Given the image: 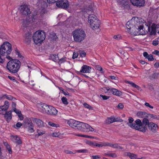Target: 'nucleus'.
<instances>
[{"mask_svg":"<svg viewBox=\"0 0 159 159\" xmlns=\"http://www.w3.org/2000/svg\"><path fill=\"white\" fill-rule=\"evenodd\" d=\"M13 111L16 113L18 115V116L20 118V120H23V117L21 116L22 114L21 111H20L16 109V108L13 109Z\"/></svg>","mask_w":159,"mask_h":159,"instance_id":"7c9ffc66","label":"nucleus"},{"mask_svg":"<svg viewBox=\"0 0 159 159\" xmlns=\"http://www.w3.org/2000/svg\"><path fill=\"white\" fill-rule=\"evenodd\" d=\"M114 89L115 90H113V92L112 93V95L118 97L122 95V93L121 91L115 88H114Z\"/></svg>","mask_w":159,"mask_h":159,"instance_id":"cd10ccee","label":"nucleus"},{"mask_svg":"<svg viewBox=\"0 0 159 159\" xmlns=\"http://www.w3.org/2000/svg\"><path fill=\"white\" fill-rule=\"evenodd\" d=\"M6 147L9 153L10 154H11L12 153V151L11 150V148H10V145H8L7 146H6Z\"/></svg>","mask_w":159,"mask_h":159,"instance_id":"680f3d73","label":"nucleus"},{"mask_svg":"<svg viewBox=\"0 0 159 159\" xmlns=\"http://www.w3.org/2000/svg\"><path fill=\"white\" fill-rule=\"evenodd\" d=\"M58 111L54 107L51 106H49V108L46 111V113L49 115H55L57 114Z\"/></svg>","mask_w":159,"mask_h":159,"instance_id":"2eb2a0df","label":"nucleus"},{"mask_svg":"<svg viewBox=\"0 0 159 159\" xmlns=\"http://www.w3.org/2000/svg\"><path fill=\"white\" fill-rule=\"evenodd\" d=\"M91 68L90 67L86 65H84L81 67L80 72L84 73H89L91 72Z\"/></svg>","mask_w":159,"mask_h":159,"instance_id":"6ab92c4d","label":"nucleus"},{"mask_svg":"<svg viewBox=\"0 0 159 159\" xmlns=\"http://www.w3.org/2000/svg\"><path fill=\"white\" fill-rule=\"evenodd\" d=\"M20 66L21 62L20 61L16 59H13L7 62L6 68L10 72L15 74L18 71Z\"/></svg>","mask_w":159,"mask_h":159,"instance_id":"7ed1b4c3","label":"nucleus"},{"mask_svg":"<svg viewBox=\"0 0 159 159\" xmlns=\"http://www.w3.org/2000/svg\"><path fill=\"white\" fill-rule=\"evenodd\" d=\"M115 90L114 88H111V87H109L108 95H112L113 92V90Z\"/></svg>","mask_w":159,"mask_h":159,"instance_id":"3c124183","label":"nucleus"},{"mask_svg":"<svg viewBox=\"0 0 159 159\" xmlns=\"http://www.w3.org/2000/svg\"><path fill=\"white\" fill-rule=\"evenodd\" d=\"M135 19V18H133L127 22L126 27L127 29L128 32L131 34H134V30H135V29L136 28L139 31V34H144L145 32L141 31V30L143 31V24L141 23V25H140V21L138 22Z\"/></svg>","mask_w":159,"mask_h":159,"instance_id":"f257e3e1","label":"nucleus"},{"mask_svg":"<svg viewBox=\"0 0 159 159\" xmlns=\"http://www.w3.org/2000/svg\"><path fill=\"white\" fill-rule=\"evenodd\" d=\"M96 69L97 70L100 71L101 73H103L104 72V71L102 68L101 67V66L98 65L96 66Z\"/></svg>","mask_w":159,"mask_h":159,"instance_id":"09e8293b","label":"nucleus"},{"mask_svg":"<svg viewBox=\"0 0 159 159\" xmlns=\"http://www.w3.org/2000/svg\"><path fill=\"white\" fill-rule=\"evenodd\" d=\"M77 151L79 153H85L88 152V150L87 149L79 150Z\"/></svg>","mask_w":159,"mask_h":159,"instance_id":"4d7b16f0","label":"nucleus"},{"mask_svg":"<svg viewBox=\"0 0 159 159\" xmlns=\"http://www.w3.org/2000/svg\"><path fill=\"white\" fill-rule=\"evenodd\" d=\"M2 97L3 98H6L10 100L15 101L16 100L15 98L13 97L10 95H7L6 94H3Z\"/></svg>","mask_w":159,"mask_h":159,"instance_id":"c85d7f7f","label":"nucleus"},{"mask_svg":"<svg viewBox=\"0 0 159 159\" xmlns=\"http://www.w3.org/2000/svg\"><path fill=\"white\" fill-rule=\"evenodd\" d=\"M157 125L153 122H150L148 127L149 129H156L158 128Z\"/></svg>","mask_w":159,"mask_h":159,"instance_id":"c756f323","label":"nucleus"},{"mask_svg":"<svg viewBox=\"0 0 159 159\" xmlns=\"http://www.w3.org/2000/svg\"><path fill=\"white\" fill-rule=\"evenodd\" d=\"M113 38L117 40H120L122 39V37L120 34H118L114 36Z\"/></svg>","mask_w":159,"mask_h":159,"instance_id":"e433bc0d","label":"nucleus"},{"mask_svg":"<svg viewBox=\"0 0 159 159\" xmlns=\"http://www.w3.org/2000/svg\"><path fill=\"white\" fill-rule=\"evenodd\" d=\"M22 124L20 122H18L15 125H14V127L15 128H19L22 125Z\"/></svg>","mask_w":159,"mask_h":159,"instance_id":"49530a36","label":"nucleus"},{"mask_svg":"<svg viewBox=\"0 0 159 159\" xmlns=\"http://www.w3.org/2000/svg\"><path fill=\"white\" fill-rule=\"evenodd\" d=\"M45 38V34L44 32L40 30L35 32L33 36L34 42L37 45L42 43Z\"/></svg>","mask_w":159,"mask_h":159,"instance_id":"39448f33","label":"nucleus"},{"mask_svg":"<svg viewBox=\"0 0 159 159\" xmlns=\"http://www.w3.org/2000/svg\"><path fill=\"white\" fill-rule=\"evenodd\" d=\"M66 57H63L60 59H59L58 63L59 64H61L65 62V61H66Z\"/></svg>","mask_w":159,"mask_h":159,"instance_id":"a18cd8bd","label":"nucleus"},{"mask_svg":"<svg viewBox=\"0 0 159 159\" xmlns=\"http://www.w3.org/2000/svg\"><path fill=\"white\" fill-rule=\"evenodd\" d=\"M23 125L25 128L28 129H34V125L30 118H25L24 120Z\"/></svg>","mask_w":159,"mask_h":159,"instance_id":"6e6552de","label":"nucleus"},{"mask_svg":"<svg viewBox=\"0 0 159 159\" xmlns=\"http://www.w3.org/2000/svg\"><path fill=\"white\" fill-rule=\"evenodd\" d=\"M134 120L133 118L131 117H129L128 118V125L130 127V125L131 124H133V123Z\"/></svg>","mask_w":159,"mask_h":159,"instance_id":"f704fd0d","label":"nucleus"},{"mask_svg":"<svg viewBox=\"0 0 159 159\" xmlns=\"http://www.w3.org/2000/svg\"><path fill=\"white\" fill-rule=\"evenodd\" d=\"M143 55L144 57L147 58L148 57V56L149 55L147 52H144L143 53Z\"/></svg>","mask_w":159,"mask_h":159,"instance_id":"774afa93","label":"nucleus"},{"mask_svg":"<svg viewBox=\"0 0 159 159\" xmlns=\"http://www.w3.org/2000/svg\"><path fill=\"white\" fill-rule=\"evenodd\" d=\"M147 118H144L142 120V127H143V129H147L146 127L147 126L148 127L150 124V122L149 120Z\"/></svg>","mask_w":159,"mask_h":159,"instance_id":"5701e85b","label":"nucleus"},{"mask_svg":"<svg viewBox=\"0 0 159 159\" xmlns=\"http://www.w3.org/2000/svg\"><path fill=\"white\" fill-rule=\"evenodd\" d=\"M12 50L11 45L8 42H5L0 47V54L2 56L10 54Z\"/></svg>","mask_w":159,"mask_h":159,"instance_id":"423d86ee","label":"nucleus"},{"mask_svg":"<svg viewBox=\"0 0 159 159\" xmlns=\"http://www.w3.org/2000/svg\"><path fill=\"white\" fill-rule=\"evenodd\" d=\"M11 111H7L4 115V117L7 121H10L12 118Z\"/></svg>","mask_w":159,"mask_h":159,"instance_id":"393cba45","label":"nucleus"},{"mask_svg":"<svg viewBox=\"0 0 159 159\" xmlns=\"http://www.w3.org/2000/svg\"><path fill=\"white\" fill-rule=\"evenodd\" d=\"M37 132L38 133V136L42 135L45 133V131L42 130H37Z\"/></svg>","mask_w":159,"mask_h":159,"instance_id":"37998d69","label":"nucleus"},{"mask_svg":"<svg viewBox=\"0 0 159 159\" xmlns=\"http://www.w3.org/2000/svg\"><path fill=\"white\" fill-rule=\"evenodd\" d=\"M94 146L98 147H103L102 144H98L95 142Z\"/></svg>","mask_w":159,"mask_h":159,"instance_id":"69168bd1","label":"nucleus"},{"mask_svg":"<svg viewBox=\"0 0 159 159\" xmlns=\"http://www.w3.org/2000/svg\"><path fill=\"white\" fill-rule=\"evenodd\" d=\"M79 53L80 57H84L86 56V53L84 51H80Z\"/></svg>","mask_w":159,"mask_h":159,"instance_id":"a19ab883","label":"nucleus"},{"mask_svg":"<svg viewBox=\"0 0 159 159\" xmlns=\"http://www.w3.org/2000/svg\"><path fill=\"white\" fill-rule=\"evenodd\" d=\"M32 120L33 122L39 127H43L44 125L43 122L41 120L35 118H32Z\"/></svg>","mask_w":159,"mask_h":159,"instance_id":"412c9836","label":"nucleus"},{"mask_svg":"<svg viewBox=\"0 0 159 159\" xmlns=\"http://www.w3.org/2000/svg\"><path fill=\"white\" fill-rule=\"evenodd\" d=\"M60 134L59 132H54L52 134V136L54 137H59V135Z\"/></svg>","mask_w":159,"mask_h":159,"instance_id":"8fccbe9b","label":"nucleus"},{"mask_svg":"<svg viewBox=\"0 0 159 159\" xmlns=\"http://www.w3.org/2000/svg\"><path fill=\"white\" fill-rule=\"evenodd\" d=\"M124 155L125 156L129 157L131 159L135 158L137 157V155L129 152H125L124 153Z\"/></svg>","mask_w":159,"mask_h":159,"instance_id":"a878e982","label":"nucleus"},{"mask_svg":"<svg viewBox=\"0 0 159 159\" xmlns=\"http://www.w3.org/2000/svg\"><path fill=\"white\" fill-rule=\"evenodd\" d=\"M104 156H108L109 157H116V154L115 153H105L104 154Z\"/></svg>","mask_w":159,"mask_h":159,"instance_id":"58836bf2","label":"nucleus"},{"mask_svg":"<svg viewBox=\"0 0 159 159\" xmlns=\"http://www.w3.org/2000/svg\"><path fill=\"white\" fill-rule=\"evenodd\" d=\"M131 3L134 6L140 7H143L145 4L144 0H130Z\"/></svg>","mask_w":159,"mask_h":159,"instance_id":"ddd939ff","label":"nucleus"},{"mask_svg":"<svg viewBox=\"0 0 159 159\" xmlns=\"http://www.w3.org/2000/svg\"><path fill=\"white\" fill-rule=\"evenodd\" d=\"M148 114L147 112L143 111H139L136 113L137 116L139 118H142L148 117Z\"/></svg>","mask_w":159,"mask_h":159,"instance_id":"a211bd4d","label":"nucleus"},{"mask_svg":"<svg viewBox=\"0 0 159 159\" xmlns=\"http://www.w3.org/2000/svg\"><path fill=\"white\" fill-rule=\"evenodd\" d=\"M40 15L37 11H34L29 16L25 19H23L22 27L26 28L31 25L33 23H36L39 21Z\"/></svg>","mask_w":159,"mask_h":159,"instance_id":"f03ea898","label":"nucleus"},{"mask_svg":"<svg viewBox=\"0 0 159 159\" xmlns=\"http://www.w3.org/2000/svg\"><path fill=\"white\" fill-rule=\"evenodd\" d=\"M148 31L150 32L151 35H155L156 34L157 31V27L155 24H153L150 27V25L148 26Z\"/></svg>","mask_w":159,"mask_h":159,"instance_id":"dca6fc26","label":"nucleus"},{"mask_svg":"<svg viewBox=\"0 0 159 159\" xmlns=\"http://www.w3.org/2000/svg\"><path fill=\"white\" fill-rule=\"evenodd\" d=\"M148 116H150L151 118H152L153 119L157 120H159V116H157L156 115L151 114L150 113H148Z\"/></svg>","mask_w":159,"mask_h":159,"instance_id":"4c0bfd02","label":"nucleus"},{"mask_svg":"<svg viewBox=\"0 0 159 159\" xmlns=\"http://www.w3.org/2000/svg\"><path fill=\"white\" fill-rule=\"evenodd\" d=\"M56 6L58 7L67 8L69 6V2L67 0H61L56 3Z\"/></svg>","mask_w":159,"mask_h":159,"instance_id":"9d476101","label":"nucleus"},{"mask_svg":"<svg viewBox=\"0 0 159 159\" xmlns=\"http://www.w3.org/2000/svg\"><path fill=\"white\" fill-rule=\"evenodd\" d=\"M77 136H80V137H83L84 138H91V137L90 136H89L88 135H82V134H76V135Z\"/></svg>","mask_w":159,"mask_h":159,"instance_id":"864d4df0","label":"nucleus"},{"mask_svg":"<svg viewBox=\"0 0 159 159\" xmlns=\"http://www.w3.org/2000/svg\"><path fill=\"white\" fill-rule=\"evenodd\" d=\"M62 93L65 96L69 95V93L66 90H64Z\"/></svg>","mask_w":159,"mask_h":159,"instance_id":"338daca9","label":"nucleus"},{"mask_svg":"<svg viewBox=\"0 0 159 159\" xmlns=\"http://www.w3.org/2000/svg\"><path fill=\"white\" fill-rule=\"evenodd\" d=\"M51 57L52 60L55 62H56L59 59L58 55L55 54H52L51 55Z\"/></svg>","mask_w":159,"mask_h":159,"instance_id":"2f4dec72","label":"nucleus"},{"mask_svg":"<svg viewBox=\"0 0 159 159\" xmlns=\"http://www.w3.org/2000/svg\"><path fill=\"white\" fill-rule=\"evenodd\" d=\"M20 9V12L23 15L28 16L31 13L30 9L27 5L24 4L21 5Z\"/></svg>","mask_w":159,"mask_h":159,"instance_id":"1a4fd4ad","label":"nucleus"},{"mask_svg":"<svg viewBox=\"0 0 159 159\" xmlns=\"http://www.w3.org/2000/svg\"><path fill=\"white\" fill-rule=\"evenodd\" d=\"M61 100L63 103L65 105H67L68 104V102L67 101V99L66 98L63 97L61 98Z\"/></svg>","mask_w":159,"mask_h":159,"instance_id":"ea45409f","label":"nucleus"},{"mask_svg":"<svg viewBox=\"0 0 159 159\" xmlns=\"http://www.w3.org/2000/svg\"><path fill=\"white\" fill-rule=\"evenodd\" d=\"M67 124L72 128L76 127L77 129H94L87 124L72 119L68 120Z\"/></svg>","mask_w":159,"mask_h":159,"instance_id":"20e7f679","label":"nucleus"},{"mask_svg":"<svg viewBox=\"0 0 159 159\" xmlns=\"http://www.w3.org/2000/svg\"><path fill=\"white\" fill-rule=\"evenodd\" d=\"M83 105L85 108L89 109V110H92L93 109V108L91 106L86 102L84 103Z\"/></svg>","mask_w":159,"mask_h":159,"instance_id":"c9c22d12","label":"nucleus"},{"mask_svg":"<svg viewBox=\"0 0 159 159\" xmlns=\"http://www.w3.org/2000/svg\"><path fill=\"white\" fill-rule=\"evenodd\" d=\"M9 106V102L6 101L5 102L3 106H0V114H2L3 111H6L8 108Z\"/></svg>","mask_w":159,"mask_h":159,"instance_id":"f3484780","label":"nucleus"},{"mask_svg":"<svg viewBox=\"0 0 159 159\" xmlns=\"http://www.w3.org/2000/svg\"><path fill=\"white\" fill-rule=\"evenodd\" d=\"M59 0H47V2L49 3H52L57 2Z\"/></svg>","mask_w":159,"mask_h":159,"instance_id":"603ef678","label":"nucleus"},{"mask_svg":"<svg viewBox=\"0 0 159 159\" xmlns=\"http://www.w3.org/2000/svg\"><path fill=\"white\" fill-rule=\"evenodd\" d=\"M12 140L17 144H22V141L20 138L17 135H11V136Z\"/></svg>","mask_w":159,"mask_h":159,"instance_id":"aec40b11","label":"nucleus"},{"mask_svg":"<svg viewBox=\"0 0 159 159\" xmlns=\"http://www.w3.org/2000/svg\"><path fill=\"white\" fill-rule=\"evenodd\" d=\"M100 21L98 19L96 20L93 22V26L90 25V27L93 30H95L98 29L100 26Z\"/></svg>","mask_w":159,"mask_h":159,"instance_id":"4be33fe9","label":"nucleus"},{"mask_svg":"<svg viewBox=\"0 0 159 159\" xmlns=\"http://www.w3.org/2000/svg\"><path fill=\"white\" fill-rule=\"evenodd\" d=\"M124 107V106L123 103H119L117 106V108L120 109H122Z\"/></svg>","mask_w":159,"mask_h":159,"instance_id":"de8ad7c7","label":"nucleus"},{"mask_svg":"<svg viewBox=\"0 0 159 159\" xmlns=\"http://www.w3.org/2000/svg\"><path fill=\"white\" fill-rule=\"evenodd\" d=\"M100 96L102 98V99L103 100H107L110 98V97L109 96H107L105 95H103L102 94H100Z\"/></svg>","mask_w":159,"mask_h":159,"instance_id":"c03bdc74","label":"nucleus"},{"mask_svg":"<svg viewBox=\"0 0 159 159\" xmlns=\"http://www.w3.org/2000/svg\"><path fill=\"white\" fill-rule=\"evenodd\" d=\"M118 145L119 144L117 143L112 144L111 143L110 147H112L113 148H117Z\"/></svg>","mask_w":159,"mask_h":159,"instance_id":"bf43d9fd","label":"nucleus"},{"mask_svg":"<svg viewBox=\"0 0 159 159\" xmlns=\"http://www.w3.org/2000/svg\"><path fill=\"white\" fill-rule=\"evenodd\" d=\"M103 146H109L110 147L111 143L108 142H104L102 143Z\"/></svg>","mask_w":159,"mask_h":159,"instance_id":"6e6d98bb","label":"nucleus"},{"mask_svg":"<svg viewBox=\"0 0 159 159\" xmlns=\"http://www.w3.org/2000/svg\"><path fill=\"white\" fill-rule=\"evenodd\" d=\"M74 40L77 42H81L84 39L85 36V32L80 29H77L73 32Z\"/></svg>","mask_w":159,"mask_h":159,"instance_id":"0eeeda50","label":"nucleus"},{"mask_svg":"<svg viewBox=\"0 0 159 159\" xmlns=\"http://www.w3.org/2000/svg\"><path fill=\"white\" fill-rule=\"evenodd\" d=\"M38 107L41 112L46 113V111L49 108V105L44 103H41L39 105Z\"/></svg>","mask_w":159,"mask_h":159,"instance_id":"4468645a","label":"nucleus"},{"mask_svg":"<svg viewBox=\"0 0 159 159\" xmlns=\"http://www.w3.org/2000/svg\"><path fill=\"white\" fill-rule=\"evenodd\" d=\"M122 120L119 117H115L114 116H111L110 117H108L105 121L106 124H109L115 122L121 121Z\"/></svg>","mask_w":159,"mask_h":159,"instance_id":"9b49d317","label":"nucleus"},{"mask_svg":"<svg viewBox=\"0 0 159 159\" xmlns=\"http://www.w3.org/2000/svg\"><path fill=\"white\" fill-rule=\"evenodd\" d=\"M126 83L130 84V85L133 87L136 88L138 90L141 91L142 89L138 85L136 84L133 82H130L129 81H127Z\"/></svg>","mask_w":159,"mask_h":159,"instance_id":"bb28decb","label":"nucleus"},{"mask_svg":"<svg viewBox=\"0 0 159 159\" xmlns=\"http://www.w3.org/2000/svg\"><path fill=\"white\" fill-rule=\"evenodd\" d=\"M78 53L74 52L73 54L72 58L73 59L76 58L78 57Z\"/></svg>","mask_w":159,"mask_h":159,"instance_id":"052dcab7","label":"nucleus"},{"mask_svg":"<svg viewBox=\"0 0 159 159\" xmlns=\"http://www.w3.org/2000/svg\"><path fill=\"white\" fill-rule=\"evenodd\" d=\"M97 19H98L97 17L94 14L90 15L89 16L88 20L89 21L90 25L93 26V22H94V21L96 20Z\"/></svg>","mask_w":159,"mask_h":159,"instance_id":"b1692460","label":"nucleus"},{"mask_svg":"<svg viewBox=\"0 0 159 159\" xmlns=\"http://www.w3.org/2000/svg\"><path fill=\"white\" fill-rule=\"evenodd\" d=\"M109 88V87H103L101 88V91L106 94L108 95Z\"/></svg>","mask_w":159,"mask_h":159,"instance_id":"473e14b6","label":"nucleus"},{"mask_svg":"<svg viewBox=\"0 0 159 159\" xmlns=\"http://www.w3.org/2000/svg\"><path fill=\"white\" fill-rule=\"evenodd\" d=\"M92 159H100L101 157L98 155H93L91 157Z\"/></svg>","mask_w":159,"mask_h":159,"instance_id":"13d9d810","label":"nucleus"},{"mask_svg":"<svg viewBox=\"0 0 159 159\" xmlns=\"http://www.w3.org/2000/svg\"><path fill=\"white\" fill-rule=\"evenodd\" d=\"M147 59L149 60L150 61H153L154 60V58L153 57V55L151 54H150L147 57Z\"/></svg>","mask_w":159,"mask_h":159,"instance_id":"5fc2aeb1","label":"nucleus"},{"mask_svg":"<svg viewBox=\"0 0 159 159\" xmlns=\"http://www.w3.org/2000/svg\"><path fill=\"white\" fill-rule=\"evenodd\" d=\"M48 124L49 125L52 127L57 128L58 127H59V125L58 124L53 123L52 122V121H49L48 122Z\"/></svg>","mask_w":159,"mask_h":159,"instance_id":"72a5a7b5","label":"nucleus"},{"mask_svg":"<svg viewBox=\"0 0 159 159\" xmlns=\"http://www.w3.org/2000/svg\"><path fill=\"white\" fill-rule=\"evenodd\" d=\"M95 142H93L89 140L87 141L86 143L87 144L91 146L92 147H94L95 146Z\"/></svg>","mask_w":159,"mask_h":159,"instance_id":"79ce46f5","label":"nucleus"},{"mask_svg":"<svg viewBox=\"0 0 159 159\" xmlns=\"http://www.w3.org/2000/svg\"><path fill=\"white\" fill-rule=\"evenodd\" d=\"M145 105L146 107H150L151 108H153V107L152 106H151L148 103L146 102L145 103Z\"/></svg>","mask_w":159,"mask_h":159,"instance_id":"0e129e2a","label":"nucleus"},{"mask_svg":"<svg viewBox=\"0 0 159 159\" xmlns=\"http://www.w3.org/2000/svg\"><path fill=\"white\" fill-rule=\"evenodd\" d=\"M130 127L135 129H141V128L142 127V122L141 120L139 119H136L133 124L131 125Z\"/></svg>","mask_w":159,"mask_h":159,"instance_id":"f8f14e48","label":"nucleus"},{"mask_svg":"<svg viewBox=\"0 0 159 159\" xmlns=\"http://www.w3.org/2000/svg\"><path fill=\"white\" fill-rule=\"evenodd\" d=\"M158 44V43L157 42V41L155 39V40H153L152 41V44L154 46H157Z\"/></svg>","mask_w":159,"mask_h":159,"instance_id":"e2e57ef3","label":"nucleus"}]
</instances>
